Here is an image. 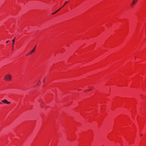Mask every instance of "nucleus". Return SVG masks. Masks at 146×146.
Returning <instances> with one entry per match:
<instances>
[{"label": "nucleus", "mask_w": 146, "mask_h": 146, "mask_svg": "<svg viewBox=\"0 0 146 146\" xmlns=\"http://www.w3.org/2000/svg\"><path fill=\"white\" fill-rule=\"evenodd\" d=\"M12 76L10 74H7L4 76L3 80L6 82L11 81L12 80Z\"/></svg>", "instance_id": "obj_1"}, {"label": "nucleus", "mask_w": 146, "mask_h": 146, "mask_svg": "<svg viewBox=\"0 0 146 146\" xmlns=\"http://www.w3.org/2000/svg\"><path fill=\"white\" fill-rule=\"evenodd\" d=\"M137 1L138 0H133L132 2L130 4V8H133L137 3Z\"/></svg>", "instance_id": "obj_2"}, {"label": "nucleus", "mask_w": 146, "mask_h": 146, "mask_svg": "<svg viewBox=\"0 0 146 146\" xmlns=\"http://www.w3.org/2000/svg\"><path fill=\"white\" fill-rule=\"evenodd\" d=\"M36 48V46H35L30 52H29V53H28L26 55V56H29L31 54H32L35 51Z\"/></svg>", "instance_id": "obj_3"}, {"label": "nucleus", "mask_w": 146, "mask_h": 146, "mask_svg": "<svg viewBox=\"0 0 146 146\" xmlns=\"http://www.w3.org/2000/svg\"><path fill=\"white\" fill-rule=\"evenodd\" d=\"M2 102L6 104H10V102H8L6 100H2Z\"/></svg>", "instance_id": "obj_4"}, {"label": "nucleus", "mask_w": 146, "mask_h": 146, "mask_svg": "<svg viewBox=\"0 0 146 146\" xmlns=\"http://www.w3.org/2000/svg\"><path fill=\"white\" fill-rule=\"evenodd\" d=\"M15 37L12 40L13 43H12V50L13 49V48H14V46L13 45H14V44L15 43Z\"/></svg>", "instance_id": "obj_5"}, {"label": "nucleus", "mask_w": 146, "mask_h": 146, "mask_svg": "<svg viewBox=\"0 0 146 146\" xmlns=\"http://www.w3.org/2000/svg\"><path fill=\"white\" fill-rule=\"evenodd\" d=\"M70 2V1H66V2H65V3H64V5H63V6L61 7V8H62L63 7H64L66 4H67V3H68L69 2Z\"/></svg>", "instance_id": "obj_6"}, {"label": "nucleus", "mask_w": 146, "mask_h": 146, "mask_svg": "<svg viewBox=\"0 0 146 146\" xmlns=\"http://www.w3.org/2000/svg\"><path fill=\"white\" fill-rule=\"evenodd\" d=\"M93 88L92 87L91 88H90V90L88 89V90H86V92H87V91H89L90 90H92Z\"/></svg>", "instance_id": "obj_7"}, {"label": "nucleus", "mask_w": 146, "mask_h": 146, "mask_svg": "<svg viewBox=\"0 0 146 146\" xmlns=\"http://www.w3.org/2000/svg\"><path fill=\"white\" fill-rule=\"evenodd\" d=\"M62 8H60V9H58V10H57V11L58 12V11H59Z\"/></svg>", "instance_id": "obj_8"}, {"label": "nucleus", "mask_w": 146, "mask_h": 146, "mask_svg": "<svg viewBox=\"0 0 146 146\" xmlns=\"http://www.w3.org/2000/svg\"><path fill=\"white\" fill-rule=\"evenodd\" d=\"M55 14V13L54 12V13H52V15H54V14Z\"/></svg>", "instance_id": "obj_9"}, {"label": "nucleus", "mask_w": 146, "mask_h": 146, "mask_svg": "<svg viewBox=\"0 0 146 146\" xmlns=\"http://www.w3.org/2000/svg\"><path fill=\"white\" fill-rule=\"evenodd\" d=\"M9 42V40L7 41L6 42V43H8V42Z\"/></svg>", "instance_id": "obj_10"}, {"label": "nucleus", "mask_w": 146, "mask_h": 146, "mask_svg": "<svg viewBox=\"0 0 146 146\" xmlns=\"http://www.w3.org/2000/svg\"><path fill=\"white\" fill-rule=\"evenodd\" d=\"M58 12L57 11H56V12H54V13H55V14L56 13H57Z\"/></svg>", "instance_id": "obj_11"}, {"label": "nucleus", "mask_w": 146, "mask_h": 146, "mask_svg": "<svg viewBox=\"0 0 146 146\" xmlns=\"http://www.w3.org/2000/svg\"><path fill=\"white\" fill-rule=\"evenodd\" d=\"M58 12L57 11H56V12H54V13H55V14L56 13H57Z\"/></svg>", "instance_id": "obj_12"}, {"label": "nucleus", "mask_w": 146, "mask_h": 146, "mask_svg": "<svg viewBox=\"0 0 146 146\" xmlns=\"http://www.w3.org/2000/svg\"><path fill=\"white\" fill-rule=\"evenodd\" d=\"M2 103L1 102H0V104H2Z\"/></svg>", "instance_id": "obj_13"}, {"label": "nucleus", "mask_w": 146, "mask_h": 146, "mask_svg": "<svg viewBox=\"0 0 146 146\" xmlns=\"http://www.w3.org/2000/svg\"><path fill=\"white\" fill-rule=\"evenodd\" d=\"M42 104L41 105V106H42V104Z\"/></svg>", "instance_id": "obj_14"}]
</instances>
